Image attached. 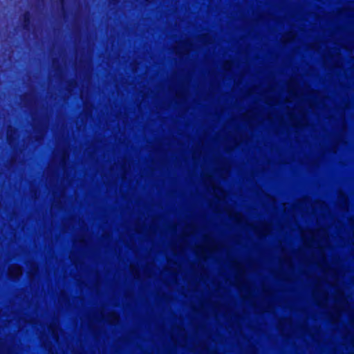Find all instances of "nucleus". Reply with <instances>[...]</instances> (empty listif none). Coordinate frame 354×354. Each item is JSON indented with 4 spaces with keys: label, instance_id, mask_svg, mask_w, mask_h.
<instances>
[{
    "label": "nucleus",
    "instance_id": "nucleus-3",
    "mask_svg": "<svg viewBox=\"0 0 354 354\" xmlns=\"http://www.w3.org/2000/svg\"><path fill=\"white\" fill-rule=\"evenodd\" d=\"M333 274L335 276L334 279L333 280H328V282L335 285L336 283V280H337V277H336L337 273H336V272H333Z\"/></svg>",
    "mask_w": 354,
    "mask_h": 354
},
{
    "label": "nucleus",
    "instance_id": "nucleus-2",
    "mask_svg": "<svg viewBox=\"0 0 354 354\" xmlns=\"http://www.w3.org/2000/svg\"><path fill=\"white\" fill-rule=\"evenodd\" d=\"M8 272L10 276L17 277L21 274L22 270L19 266L14 265L9 268Z\"/></svg>",
    "mask_w": 354,
    "mask_h": 354
},
{
    "label": "nucleus",
    "instance_id": "nucleus-5",
    "mask_svg": "<svg viewBox=\"0 0 354 354\" xmlns=\"http://www.w3.org/2000/svg\"><path fill=\"white\" fill-rule=\"evenodd\" d=\"M113 317L115 320H118V316L114 314Z\"/></svg>",
    "mask_w": 354,
    "mask_h": 354
},
{
    "label": "nucleus",
    "instance_id": "nucleus-4",
    "mask_svg": "<svg viewBox=\"0 0 354 354\" xmlns=\"http://www.w3.org/2000/svg\"><path fill=\"white\" fill-rule=\"evenodd\" d=\"M303 236H304V239L305 241H308L307 235L306 234H304Z\"/></svg>",
    "mask_w": 354,
    "mask_h": 354
},
{
    "label": "nucleus",
    "instance_id": "nucleus-1",
    "mask_svg": "<svg viewBox=\"0 0 354 354\" xmlns=\"http://www.w3.org/2000/svg\"><path fill=\"white\" fill-rule=\"evenodd\" d=\"M310 234L311 240H309V243L313 245H317L322 249L328 242V236L325 230H319L315 233L310 232Z\"/></svg>",
    "mask_w": 354,
    "mask_h": 354
}]
</instances>
